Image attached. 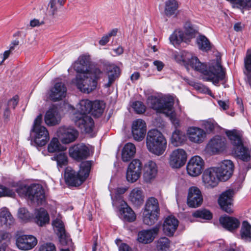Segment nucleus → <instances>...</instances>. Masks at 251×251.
Instances as JSON below:
<instances>
[{
  "label": "nucleus",
  "mask_w": 251,
  "mask_h": 251,
  "mask_svg": "<svg viewBox=\"0 0 251 251\" xmlns=\"http://www.w3.org/2000/svg\"><path fill=\"white\" fill-rule=\"evenodd\" d=\"M74 69L78 74L75 78L77 88L82 92L89 94L94 91L98 81L103 72L97 65H91L89 55H83L75 62Z\"/></svg>",
  "instance_id": "nucleus-1"
},
{
  "label": "nucleus",
  "mask_w": 251,
  "mask_h": 251,
  "mask_svg": "<svg viewBox=\"0 0 251 251\" xmlns=\"http://www.w3.org/2000/svg\"><path fill=\"white\" fill-rule=\"evenodd\" d=\"M175 58L178 63L183 64L187 69L191 67L200 72L203 74L204 80L211 81L215 85H218L219 81L224 80L225 77V71L218 60H214L207 69L206 66L201 63L197 57L185 50L176 54Z\"/></svg>",
  "instance_id": "nucleus-2"
},
{
  "label": "nucleus",
  "mask_w": 251,
  "mask_h": 251,
  "mask_svg": "<svg viewBox=\"0 0 251 251\" xmlns=\"http://www.w3.org/2000/svg\"><path fill=\"white\" fill-rule=\"evenodd\" d=\"M92 101L88 100H82L78 105V112L75 113L73 120L76 126L87 133L92 132L94 127L93 119L88 113H91Z\"/></svg>",
  "instance_id": "nucleus-3"
},
{
  "label": "nucleus",
  "mask_w": 251,
  "mask_h": 251,
  "mask_svg": "<svg viewBox=\"0 0 251 251\" xmlns=\"http://www.w3.org/2000/svg\"><path fill=\"white\" fill-rule=\"evenodd\" d=\"M148 105L158 113H161L169 117L174 126H179V120L176 118L174 110V101L171 97L158 98L151 96L147 99Z\"/></svg>",
  "instance_id": "nucleus-4"
},
{
  "label": "nucleus",
  "mask_w": 251,
  "mask_h": 251,
  "mask_svg": "<svg viewBox=\"0 0 251 251\" xmlns=\"http://www.w3.org/2000/svg\"><path fill=\"white\" fill-rule=\"evenodd\" d=\"M91 166V161H83L80 164L78 172H76L71 168L67 167L64 174L66 184L72 186H80L88 177Z\"/></svg>",
  "instance_id": "nucleus-5"
},
{
  "label": "nucleus",
  "mask_w": 251,
  "mask_h": 251,
  "mask_svg": "<svg viewBox=\"0 0 251 251\" xmlns=\"http://www.w3.org/2000/svg\"><path fill=\"white\" fill-rule=\"evenodd\" d=\"M146 145L149 151L159 156L164 152L167 147V141L160 131L153 129L148 132Z\"/></svg>",
  "instance_id": "nucleus-6"
},
{
  "label": "nucleus",
  "mask_w": 251,
  "mask_h": 251,
  "mask_svg": "<svg viewBox=\"0 0 251 251\" xmlns=\"http://www.w3.org/2000/svg\"><path fill=\"white\" fill-rule=\"evenodd\" d=\"M226 134L234 146V154L241 160L249 161L251 159V150L243 145L241 133L237 130H228Z\"/></svg>",
  "instance_id": "nucleus-7"
},
{
  "label": "nucleus",
  "mask_w": 251,
  "mask_h": 251,
  "mask_svg": "<svg viewBox=\"0 0 251 251\" xmlns=\"http://www.w3.org/2000/svg\"><path fill=\"white\" fill-rule=\"evenodd\" d=\"M16 192L20 196L26 197L31 201L36 202L38 204L42 203L45 199L43 187L38 184H33L29 186H20L16 189Z\"/></svg>",
  "instance_id": "nucleus-8"
},
{
  "label": "nucleus",
  "mask_w": 251,
  "mask_h": 251,
  "mask_svg": "<svg viewBox=\"0 0 251 251\" xmlns=\"http://www.w3.org/2000/svg\"><path fill=\"white\" fill-rule=\"evenodd\" d=\"M42 122V115L39 114L34 120L30 130L31 140L39 147L45 146L49 140V133L47 128L41 125Z\"/></svg>",
  "instance_id": "nucleus-9"
},
{
  "label": "nucleus",
  "mask_w": 251,
  "mask_h": 251,
  "mask_svg": "<svg viewBox=\"0 0 251 251\" xmlns=\"http://www.w3.org/2000/svg\"><path fill=\"white\" fill-rule=\"evenodd\" d=\"M213 168L217 172L220 180L225 181L231 177L234 170V165L231 160H225L219 166Z\"/></svg>",
  "instance_id": "nucleus-10"
},
{
  "label": "nucleus",
  "mask_w": 251,
  "mask_h": 251,
  "mask_svg": "<svg viewBox=\"0 0 251 251\" xmlns=\"http://www.w3.org/2000/svg\"><path fill=\"white\" fill-rule=\"evenodd\" d=\"M204 162L199 156H194L189 160L187 165L188 174L192 176L200 175L204 169Z\"/></svg>",
  "instance_id": "nucleus-11"
},
{
  "label": "nucleus",
  "mask_w": 251,
  "mask_h": 251,
  "mask_svg": "<svg viewBox=\"0 0 251 251\" xmlns=\"http://www.w3.org/2000/svg\"><path fill=\"white\" fill-rule=\"evenodd\" d=\"M187 160V154L185 151L181 149H177L173 151L170 155L169 163L173 168H180L183 166Z\"/></svg>",
  "instance_id": "nucleus-12"
},
{
  "label": "nucleus",
  "mask_w": 251,
  "mask_h": 251,
  "mask_svg": "<svg viewBox=\"0 0 251 251\" xmlns=\"http://www.w3.org/2000/svg\"><path fill=\"white\" fill-rule=\"evenodd\" d=\"M234 191L232 189H229L223 192L219 197L218 203L223 210L228 213L233 212L232 197Z\"/></svg>",
  "instance_id": "nucleus-13"
},
{
  "label": "nucleus",
  "mask_w": 251,
  "mask_h": 251,
  "mask_svg": "<svg viewBox=\"0 0 251 251\" xmlns=\"http://www.w3.org/2000/svg\"><path fill=\"white\" fill-rule=\"evenodd\" d=\"M57 135L63 144H67L76 140L78 132L74 128L61 126L57 130Z\"/></svg>",
  "instance_id": "nucleus-14"
},
{
  "label": "nucleus",
  "mask_w": 251,
  "mask_h": 251,
  "mask_svg": "<svg viewBox=\"0 0 251 251\" xmlns=\"http://www.w3.org/2000/svg\"><path fill=\"white\" fill-rule=\"evenodd\" d=\"M17 248L22 251H28L33 249L37 244L36 238L31 235H22L16 238Z\"/></svg>",
  "instance_id": "nucleus-15"
},
{
  "label": "nucleus",
  "mask_w": 251,
  "mask_h": 251,
  "mask_svg": "<svg viewBox=\"0 0 251 251\" xmlns=\"http://www.w3.org/2000/svg\"><path fill=\"white\" fill-rule=\"evenodd\" d=\"M202 201L203 198L200 190L195 186L189 188L187 199L188 205L192 208L198 207Z\"/></svg>",
  "instance_id": "nucleus-16"
},
{
  "label": "nucleus",
  "mask_w": 251,
  "mask_h": 251,
  "mask_svg": "<svg viewBox=\"0 0 251 251\" xmlns=\"http://www.w3.org/2000/svg\"><path fill=\"white\" fill-rule=\"evenodd\" d=\"M226 147V139L220 136H215L209 141L206 149L208 151L215 154L224 151Z\"/></svg>",
  "instance_id": "nucleus-17"
},
{
  "label": "nucleus",
  "mask_w": 251,
  "mask_h": 251,
  "mask_svg": "<svg viewBox=\"0 0 251 251\" xmlns=\"http://www.w3.org/2000/svg\"><path fill=\"white\" fill-rule=\"evenodd\" d=\"M90 154L89 148L84 144H78L69 149L70 156L76 160L87 158Z\"/></svg>",
  "instance_id": "nucleus-18"
},
{
  "label": "nucleus",
  "mask_w": 251,
  "mask_h": 251,
  "mask_svg": "<svg viewBox=\"0 0 251 251\" xmlns=\"http://www.w3.org/2000/svg\"><path fill=\"white\" fill-rule=\"evenodd\" d=\"M219 176L213 167L206 169L202 175V179L204 186L207 188L216 186L220 179Z\"/></svg>",
  "instance_id": "nucleus-19"
},
{
  "label": "nucleus",
  "mask_w": 251,
  "mask_h": 251,
  "mask_svg": "<svg viewBox=\"0 0 251 251\" xmlns=\"http://www.w3.org/2000/svg\"><path fill=\"white\" fill-rule=\"evenodd\" d=\"M187 135L189 141L195 144H201L205 140L206 133L202 129L196 127H189L187 130Z\"/></svg>",
  "instance_id": "nucleus-20"
},
{
  "label": "nucleus",
  "mask_w": 251,
  "mask_h": 251,
  "mask_svg": "<svg viewBox=\"0 0 251 251\" xmlns=\"http://www.w3.org/2000/svg\"><path fill=\"white\" fill-rule=\"evenodd\" d=\"M67 94V88L62 82H56L50 90V98L53 101L62 100Z\"/></svg>",
  "instance_id": "nucleus-21"
},
{
  "label": "nucleus",
  "mask_w": 251,
  "mask_h": 251,
  "mask_svg": "<svg viewBox=\"0 0 251 251\" xmlns=\"http://www.w3.org/2000/svg\"><path fill=\"white\" fill-rule=\"evenodd\" d=\"M146 132V125L141 119L134 121L132 125V133L134 139L137 141H142Z\"/></svg>",
  "instance_id": "nucleus-22"
},
{
  "label": "nucleus",
  "mask_w": 251,
  "mask_h": 251,
  "mask_svg": "<svg viewBox=\"0 0 251 251\" xmlns=\"http://www.w3.org/2000/svg\"><path fill=\"white\" fill-rule=\"evenodd\" d=\"M221 225L228 231L233 232L240 225V222L237 218L227 215L222 216L219 218Z\"/></svg>",
  "instance_id": "nucleus-23"
},
{
  "label": "nucleus",
  "mask_w": 251,
  "mask_h": 251,
  "mask_svg": "<svg viewBox=\"0 0 251 251\" xmlns=\"http://www.w3.org/2000/svg\"><path fill=\"white\" fill-rule=\"evenodd\" d=\"M104 66L108 75V81L105 84L106 88L109 87L120 75V69L114 64L105 63Z\"/></svg>",
  "instance_id": "nucleus-24"
},
{
  "label": "nucleus",
  "mask_w": 251,
  "mask_h": 251,
  "mask_svg": "<svg viewBox=\"0 0 251 251\" xmlns=\"http://www.w3.org/2000/svg\"><path fill=\"white\" fill-rule=\"evenodd\" d=\"M157 167L153 161H148L144 166L143 178L146 182H151L156 177L157 174Z\"/></svg>",
  "instance_id": "nucleus-25"
},
{
  "label": "nucleus",
  "mask_w": 251,
  "mask_h": 251,
  "mask_svg": "<svg viewBox=\"0 0 251 251\" xmlns=\"http://www.w3.org/2000/svg\"><path fill=\"white\" fill-rule=\"evenodd\" d=\"M178 221L175 217L169 216L166 218L163 225L164 232L168 236H172L176 231Z\"/></svg>",
  "instance_id": "nucleus-26"
},
{
  "label": "nucleus",
  "mask_w": 251,
  "mask_h": 251,
  "mask_svg": "<svg viewBox=\"0 0 251 251\" xmlns=\"http://www.w3.org/2000/svg\"><path fill=\"white\" fill-rule=\"evenodd\" d=\"M158 231V228L157 227H153L148 230H143L139 232L137 240L139 242L141 243H150L154 240Z\"/></svg>",
  "instance_id": "nucleus-27"
},
{
  "label": "nucleus",
  "mask_w": 251,
  "mask_h": 251,
  "mask_svg": "<svg viewBox=\"0 0 251 251\" xmlns=\"http://www.w3.org/2000/svg\"><path fill=\"white\" fill-rule=\"evenodd\" d=\"M120 212L121 218L125 221L133 222L136 219V215L134 212L124 201H122Z\"/></svg>",
  "instance_id": "nucleus-28"
},
{
  "label": "nucleus",
  "mask_w": 251,
  "mask_h": 251,
  "mask_svg": "<svg viewBox=\"0 0 251 251\" xmlns=\"http://www.w3.org/2000/svg\"><path fill=\"white\" fill-rule=\"evenodd\" d=\"M61 120L60 115L56 108L49 109L46 113L45 121L48 126L58 124Z\"/></svg>",
  "instance_id": "nucleus-29"
},
{
  "label": "nucleus",
  "mask_w": 251,
  "mask_h": 251,
  "mask_svg": "<svg viewBox=\"0 0 251 251\" xmlns=\"http://www.w3.org/2000/svg\"><path fill=\"white\" fill-rule=\"evenodd\" d=\"M34 220L37 225L43 226L49 224L50 216L46 210L41 208L35 211Z\"/></svg>",
  "instance_id": "nucleus-30"
},
{
  "label": "nucleus",
  "mask_w": 251,
  "mask_h": 251,
  "mask_svg": "<svg viewBox=\"0 0 251 251\" xmlns=\"http://www.w3.org/2000/svg\"><path fill=\"white\" fill-rule=\"evenodd\" d=\"M129 200L136 206L141 205L144 201L143 191L139 188L133 189L130 193Z\"/></svg>",
  "instance_id": "nucleus-31"
},
{
  "label": "nucleus",
  "mask_w": 251,
  "mask_h": 251,
  "mask_svg": "<svg viewBox=\"0 0 251 251\" xmlns=\"http://www.w3.org/2000/svg\"><path fill=\"white\" fill-rule=\"evenodd\" d=\"M136 152L135 145L131 143H126L122 151V158L123 161L127 162L134 157Z\"/></svg>",
  "instance_id": "nucleus-32"
},
{
  "label": "nucleus",
  "mask_w": 251,
  "mask_h": 251,
  "mask_svg": "<svg viewBox=\"0 0 251 251\" xmlns=\"http://www.w3.org/2000/svg\"><path fill=\"white\" fill-rule=\"evenodd\" d=\"M240 238L245 242H251V225L246 220L242 222L240 230Z\"/></svg>",
  "instance_id": "nucleus-33"
},
{
  "label": "nucleus",
  "mask_w": 251,
  "mask_h": 251,
  "mask_svg": "<svg viewBox=\"0 0 251 251\" xmlns=\"http://www.w3.org/2000/svg\"><path fill=\"white\" fill-rule=\"evenodd\" d=\"M144 211L159 214L160 208L158 201L154 197H150L146 201Z\"/></svg>",
  "instance_id": "nucleus-34"
},
{
  "label": "nucleus",
  "mask_w": 251,
  "mask_h": 251,
  "mask_svg": "<svg viewBox=\"0 0 251 251\" xmlns=\"http://www.w3.org/2000/svg\"><path fill=\"white\" fill-rule=\"evenodd\" d=\"M0 223L5 227L12 225L14 223V219L6 208H3L0 212Z\"/></svg>",
  "instance_id": "nucleus-35"
},
{
  "label": "nucleus",
  "mask_w": 251,
  "mask_h": 251,
  "mask_svg": "<svg viewBox=\"0 0 251 251\" xmlns=\"http://www.w3.org/2000/svg\"><path fill=\"white\" fill-rule=\"evenodd\" d=\"M170 42L174 46L179 45L182 42H187L184 32L180 30H176L170 38Z\"/></svg>",
  "instance_id": "nucleus-36"
},
{
  "label": "nucleus",
  "mask_w": 251,
  "mask_h": 251,
  "mask_svg": "<svg viewBox=\"0 0 251 251\" xmlns=\"http://www.w3.org/2000/svg\"><path fill=\"white\" fill-rule=\"evenodd\" d=\"M105 104L103 101L96 100L92 101L91 114L95 117H100L103 112Z\"/></svg>",
  "instance_id": "nucleus-37"
},
{
  "label": "nucleus",
  "mask_w": 251,
  "mask_h": 251,
  "mask_svg": "<svg viewBox=\"0 0 251 251\" xmlns=\"http://www.w3.org/2000/svg\"><path fill=\"white\" fill-rule=\"evenodd\" d=\"M186 140L185 134L180 130L176 129L171 137L172 143L175 146H178L183 144Z\"/></svg>",
  "instance_id": "nucleus-38"
},
{
  "label": "nucleus",
  "mask_w": 251,
  "mask_h": 251,
  "mask_svg": "<svg viewBox=\"0 0 251 251\" xmlns=\"http://www.w3.org/2000/svg\"><path fill=\"white\" fill-rule=\"evenodd\" d=\"M179 7V3L176 0H168L165 2V14L170 17L174 15Z\"/></svg>",
  "instance_id": "nucleus-39"
},
{
  "label": "nucleus",
  "mask_w": 251,
  "mask_h": 251,
  "mask_svg": "<svg viewBox=\"0 0 251 251\" xmlns=\"http://www.w3.org/2000/svg\"><path fill=\"white\" fill-rule=\"evenodd\" d=\"M159 215L152 212L144 211L143 213V223L147 225L151 226L158 220Z\"/></svg>",
  "instance_id": "nucleus-40"
},
{
  "label": "nucleus",
  "mask_w": 251,
  "mask_h": 251,
  "mask_svg": "<svg viewBox=\"0 0 251 251\" xmlns=\"http://www.w3.org/2000/svg\"><path fill=\"white\" fill-rule=\"evenodd\" d=\"M199 48L204 51H208L211 49V44L208 39L203 35H200L197 39Z\"/></svg>",
  "instance_id": "nucleus-41"
},
{
  "label": "nucleus",
  "mask_w": 251,
  "mask_h": 251,
  "mask_svg": "<svg viewBox=\"0 0 251 251\" xmlns=\"http://www.w3.org/2000/svg\"><path fill=\"white\" fill-rule=\"evenodd\" d=\"M63 150L64 147L60 144L57 138H53L48 146V151L49 152L53 153Z\"/></svg>",
  "instance_id": "nucleus-42"
},
{
  "label": "nucleus",
  "mask_w": 251,
  "mask_h": 251,
  "mask_svg": "<svg viewBox=\"0 0 251 251\" xmlns=\"http://www.w3.org/2000/svg\"><path fill=\"white\" fill-rule=\"evenodd\" d=\"M66 0H50L49 4V12L53 16L57 11L58 8L62 7Z\"/></svg>",
  "instance_id": "nucleus-43"
},
{
  "label": "nucleus",
  "mask_w": 251,
  "mask_h": 251,
  "mask_svg": "<svg viewBox=\"0 0 251 251\" xmlns=\"http://www.w3.org/2000/svg\"><path fill=\"white\" fill-rule=\"evenodd\" d=\"M51 159L57 162L58 167H62L63 166H66L68 163L67 156L64 152H61L56 154Z\"/></svg>",
  "instance_id": "nucleus-44"
},
{
  "label": "nucleus",
  "mask_w": 251,
  "mask_h": 251,
  "mask_svg": "<svg viewBox=\"0 0 251 251\" xmlns=\"http://www.w3.org/2000/svg\"><path fill=\"white\" fill-rule=\"evenodd\" d=\"M192 215L195 218L205 220H210L212 218V214L210 211L205 209L197 210L193 213Z\"/></svg>",
  "instance_id": "nucleus-45"
},
{
  "label": "nucleus",
  "mask_w": 251,
  "mask_h": 251,
  "mask_svg": "<svg viewBox=\"0 0 251 251\" xmlns=\"http://www.w3.org/2000/svg\"><path fill=\"white\" fill-rule=\"evenodd\" d=\"M170 240L166 237L160 238L156 242L157 251H167L170 247Z\"/></svg>",
  "instance_id": "nucleus-46"
},
{
  "label": "nucleus",
  "mask_w": 251,
  "mask_h": 251,
  "mask_svg": "<svg viewBox=\"0 0 251 251\" xmlns=\"http://www.w3.org/2000/svg\"><path fill=\"white\" fill-rule=\"evenodd\" d=\"M141 174V172L127 169L126 173V180L130 183H133L139 179Z\"/></svg>",
  "instance_id": "nucleus-47"
},
{
  "label": "nucleus",
  "mask_w": 251,
  "mask_h": 251,
  "mask_svg": "<svg viewBox=\"0 0 251 251\" xmlns=\"http://www.w3.org/2000/svg\"><path fill=\"white\" fill-rule=\"evenodd\" d=\"M57 234L58 236L59 242L62 246L71 245L72 240L65 230Z\"/></svg>",
  "instance_id": "nucleus-48"
},
{
  "label": "nucleus",
  "mask_w": 251,
  "mask_h": 251,
  "mask_svg": "<svg viewBox=\"0 0 251 251\" xmlns=\"http://www.w3.org/2000/svg\"><path fill=\"white\" fill-rule=\"evenodd\" d=\"M142 169V164L141 161L139 159H135L129 163L127 169L141 173Z\"/></svg>",
  "instance_id": "nucleus-49"
},
{
  "label": "nucleus",
  "mask_w": 251,
  "mask_h": 251,
  "mask_svg": "<svg viewBox=\"0 0 251 251\" xmlns=\"http://www.w3.org/2000/svg\"><path fill=\"white\" fill-rule=\"evenodd\" d=\"M15 195V191L13 190L8 188L5 186L0 185V197H13Z\"/></svg>",
  "instance_id": "nucleus-50"
},
{
  "label": "nucleus",
  "mask_w": 251,
  "mask_h": 251,
  "mask_svg": "<svg viewBox=\"0 0 251 251\" xmlns=\"http://www.w3.org/2000/svg\"><path fill=\"white\" fill-rule=\"evenodd\" d=\"M52 226L57 230V233H59L65 230V226L63 222L59 218H56L52 221Z\"/></svg>",
  "instance_id": "nucleus-51"
},
{
  "label": "nucleus",
  "mask_w": 251,
  "mask_h": 251,
  "mask_svg": "<svg viewBox=\"0 0 251 251\" xmlns=\"http://www.w3.org/2000/svg\"><path fill=\"white\" fill-rule=\"evenodd\" d=\"M132 108L138 114H142L145 112L146 106L141 101H136L134 102L132 105Z\"/></svg>",
  "instance_id": "nucleus-52"
},
{
  "label": "nucleus",
  "mask_w": 251,
  "mask_h": 251,
  "mask_svg": "<svg viewBox=\"0 0 251 251\" xmlns=\"http://www.w3.org/2000/svg\"><path fill=\"white\" fill-rule=\"evenodd\" d=\"M18 216L23 220H28L30 217L29 212L25 208H20L18 211Z\"/></svg>",
  "instance_id": "nucleus-53"
},
{
  "label": "nucleus",
  "mask_w": 251,
  "mask_h": 251,
  "mask_svg": "<svg viewBox=\"0 0 251 251\" xmlns=\"http://www.w3.org/2000/svg\"><path fill=\"white\" fill-rule=\"evenodd\" d=\"M39 251H56V248L52 243H46L40 246Z\"/></svg>",
  "instance_id": "nucleus-54"
},
{
  "label": "nucleus",
  "mask_w": 251,
  "mask_h": 251,
  "mask_svg": "<svg viewBox=\"0 0 251 251\" xmlns=\"http://www.w3.org/2000/svg\"><path fill=\"white\" fill-rule=\"evenodd\" d=\"M244 65L246 70L244 72H251V54L247 52L246 57L244 59Z\"/></svg>",
  "instance_id": "nucleus-55"
},
{
  "label": "nucleus",
  "mask_w": 251,
  "mask_h": 251,
  "mask_svg": "<svg viewBox=\"0 0 251 251\" xmlns=\"http://www.w3.org/2000/svg\"><path fill=\"white\" fill-rule=\"evenodd\" d=\"M10 235L9 233L3 231H0V243H2V246L3 247L6 242L10 240Z\"/></svg>",
  "instance_id": "nucleus-56"
},
{
  "label": "nucleus",
  "mask_w": 251,
  "mask_h": 251,
  "mask_svg": "<svg viewBox=\"0 0 251 251\" xmlns=\"http://www.w3.org/2000/svg\"><path fill=\"white\" fill-rule=\"evenodd\" d=\"M216 123L211 120L205 121L203 125L204 128L208 131H212L215 128Z\"/></svg>",
  "instance_id": "nucleus-57"
},
{
  "label": "nucleus",
  "mask_w": 251,
  "mask_h": 251,
  "mask_svg": "<svg viewBox=\"0 0 251 251\" xmlns=\"http://www.w3.org/2000/svg\"><path fill=\"white\" fill-rule=\"evenodd\" d=\"M195 30L191 27H188L185 28L184 36L187 39V42L189 41L190 39L193 38L195 35Z\"/></svg>",
  "instance_id": "nucleus-58"
},
{
  "label": "nucleus",
  "mask_w": 251,
  "mask_h": 251,
  "mask_svg": "<svg viewBox=\"0 0 251 251\" xmlns=\"http://www.w3.org/2000/svg\"><path fill=\"white\" fill-rule=\"evenodd\" d=\"M19 101V97L17 95L14 96L8 100L7 103L8 107L14 109L17 106Z\"/></svg>",
  "instance_id": "nucleus-59"
},
{
  "label": "nucleus",
  "mask_w": 251,
  "mask_h": 251,
  "mask_svg": "<svg viewBox=\"0 0 251 251\" xmlns=\"http://www.w3.org/2000/svg\"><path fill=\"white\" fill-rule=\"evenodd\" d=\"M251 8V0H241V10H248Z\"/></svg>",
  "instance_id": "nucleus-60"
},
{
  "label": "nucleus",
  "mask_w": 251,
  "mask_h": 251,
  "mask_svg": "<svg viewBox=\"0 0 251 251\" xmlns=\"http://www.w3.org/2000/svg\"><path fill=\"white\" fill-rule=\"evenodd\" d=\"M153 64L156 67L157 70L159 72L162 71L165 66L164 63L160 60L154 61Z\"/></svg>",
  "instance_id": "nucleus-61"
},
{
  "label": "nucleus",
  "mask_w": 251,
  "mask_h": 251,
  "mask_svg": "<svg viewBox=\"0 0 251 251\" xmlns=\"http://www.w3.org/2000/svg\"><path fill=\"white\" fill-rule=\"evenodd\" d=\"M245 75V80L251 88V72H244Z\"/></svg>",
  "instance_id": "nucleus-62"
},
{
  "label": "nucleus",
  "mask_w": 251,
  "mask_h": 251,
  "mask_svg": "<svg viewBox=\"0 0 251 251\" xmlns=\"http://www.w3.org/2000/svg\"><path fill=\"white\" fill-rule=\"evenodd\" d=\"M109 37L106 34L103 35L99 41V43L101 46L105 45L109 41Z\"/></svg>",
  "instance_id": "nucleus-63"
},
{
  "label": "nucleus",
  "mask_w": 251,
  "mask_h": 251,
  "mask_svg": "<svg viewBox=\"0 0 251 251\" xmlns=\"http://www.w3.org/2000/svg\"><path fill=\"white\" fill-rule=\"evenodd\" d=\"M119 251H132V250L127 244L122 243L119 246Z\"/></svg>",
  "instance_id": "nucleus-64"
}]
</instances>
